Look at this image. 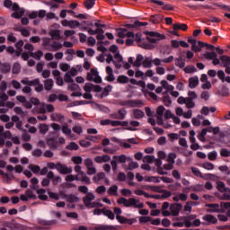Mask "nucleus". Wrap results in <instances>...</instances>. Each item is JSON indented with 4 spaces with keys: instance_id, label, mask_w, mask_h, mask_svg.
Segmentation results:
<instances>
[{
    "instance_id": "nucleus-22",
    "label": "nucleus",
    "mask_w": 230,
    "mask_h": 230,
    "mask_svg": "<svg viewBox=\"0 0 230 230\" xmlns=\"http://www.w3.org/2000/svg\"><path fill=\"white\" fill-rule=\"evenodd\" d=\"M202 220H205V222H208V224H217L218 219L211 214H207L203 216Z\"/></svg>"
},
{
    "instance_id": "nucleus-56",
    "label": "nucleus",
    "mask_w": 230,
    "mask_h": 230,
    "mask_svg": "<svg viewBox=\"0 0 230 230\" xmlns=\"http://www.w3.org/2000/svg\"><path fill=\"white\" fill-rule=\"evenodd\" d=\"M93 87H94V84L91 83H86L84 86V91H85V93H91Z\"/></svg>"
},
{
    "instance_id": "nucleus-5",
    "label": "nucleus",
    "mask_w": 230,
    "mask_h": 230,
    "mask_svg": "<svg viewBox=\"0 0 230 230\" xmlns=\"http://www.w3.org/2000/svg\"><path fill=\"white\" fill-rule=\"evenodd\" d=\"M169 209L170 211H162L163 217H179V214L182 211V204L172 203Z\"/></svg>"
},
{
    "instance_id": "nucleus-52",
    "label": "nucleus",
    "mask_w": 230,
    "mask_h": 230,
    "mask_svg": "<svg viewBox=\"0 0 230 230\" xmlns=\"http://www.w3.org/2000/svg\"><path fill=\"white\" fill-rule=\"evenodd\" d=\"M217 155L218 153H217V151H212L208 154V158L209 159V161H217Z\"/></svg>"
},
{
    "instance_id": "nucleus-9",
    "label": "nucleus",
    "mask_w": 230,
    "mask_h": 230,
    "mask_svg": "<svg viewBox=\"0 0 230 230\" xmlns=\"http://www.w3.org/2000/svg\"><path fill=\"white\" fill-rule=\"evenodd\" d=\"M119 105L120 107H143L144 103L141 100H126V101H119Z\"/></svg>"
},
{
    "instance_id": "nucleus-44",
    "label": "nucleus",
    "mask_w": 230,
    "mask_h": 230,
    "mask_svg": "<svg viewBox=\"0 0 230 230\" xmlns=\"http://www.w3.org/2000/svg\"><path fill=\"white\" fill-rule=\"evenodd\" d=\"M39 130L40 133L44 136V134L49 130V128L48 127V124H40Z\"/></svg>"
},
{
    "instance_id": "nucleus-2",
    "label": "nucleus",
    "mask_w": 230,
    "mask_h": 230,
    "mask_svg": "<svg viewBox=\"0 0 230 230\" xmlns=\"http://www.w3.org/2000/svg\"><path fill=\"white\" fill-rule=\"evenodd\" d=\"M127 161H130L128 166V170H136V168H139V164L137 162L132 161L131 157H127V155H113L112 160L111 161V165L113 172H116L118 170V164H125Z\"/></svg>"
},
{
    "instance_id": "nucleus-19",
    "label": "nucleus",
    "mask_w": 230,
    "mask_h": 230,
    "mask_svg": "<svg viewBox=\"0 0 230 230\" xmlns=\"http://www.w3.org/2000/svg\"><path fill=\"white\" fill-rule=\"evenodd\" d=\"M95 163L102 164V163H109L111 161V155H102L94 157Z\"/></svg>"
},
{
    "instance_id": "nucleus-40",
    "label": "nucleus",
    "mask_w": 230,
    "mask_h": 230,
    "mask_svg": "<svg viewBox=\"0 0 230 230\" xmlns=\"http://www.w3.org/2000/svg\"><path fill=\"white\" fill-rule=\"evenodd\" d=\"M220 210L223 211V213H226V209L229 210L230 209V201L226 202L222 201L219 205Z\"/></svg>"
},
{
    "instance_id": "nucleus-23",
    "label": "nucleus",
    "mask_w": 230,
    "mask_h": 230,
    "mask_svg": "<svg viewBox=\"0 0 230 230\" xmlns=\"http://www.w3.org/2000/svg\"><path fill=\"white\" fill-rule=\"evenodd\" d=\"M24 46V41L22 40H20L18 42L15 43L16 48V57H21L22 55V47Z\"/></svg>"
},
{
    "instance_id": "nucleus-59",
    "label": "nucleus",
    "mask_w": 230,
    "mask_h": 230,
    "mask_svg": "<svg viewBox=\"0 0 230 230\" xmlns=\"http://www.w3.org/2000/svg\"><path fill=\"white\" fill-rule=\"evenodd\" d=\"M66 148V150H78L80 146H78L76 143L71 142Z\"/></svg>"
},
{
    "instance_id": "nucleus-48",
    "label": "nucleus",
    "mask_w": 230,
    "mask_h": 230,
    "mask_svg": "<svg viewBox=\"0 0 230 230\" xmlns=\"http://www.w3.org/2000/svg\"><path fill=\"white\" fill-rule=\"evenodd\" d=\"M218 170L221 171L222 173H225V175H230V169L227 165H220Z\"/></svg>"
},
{
    "instance_id": "nucleus-37",
    "label": "nucleus",
    "mask_w": 230,
    "mask_h": 230,
    "mask_svg": "<svg viewBox=\"0 0 230 230\" xmlns=\"http://www.w3.org/2000/svg\"><path fill=\"white\" fill-rule=\"evenodd\" d=\"M7 227H9V229H13V230H19V229H21V225L15 221H12L7 224Z\"/></svg>"
},
{
    "instance_id": "nucleus-46",
    "label": "nucleus",
    "mask_w": 230,
    "mask_h": 230,
    "mask_svg": "<svg viewBox=\"0 0 230 230\" xmlns=\"http://www.w3.org/2000/svg\"><path fill=\"white\" fill-rule=\"evenodd\" d=\"M185 105L187 109H193L195 107V102H193V99L186 98Z\"/></svg>"
},
{
    "instance_id": "nucleus-11",
    "label": "nucleus",
    "mask_w": 230,
    "mask_h": 230,
    "mask_svg": "<svg viewBox=\"0 0 230 230\" xmlns=\"http://www.w3.org/2000/svg\"><path fill=\"white\" fill-rule=\"evenodd\" d=\"M44 46L52 51H58V49H62V45H60L58 41H53L51 40H45Z\"/></svg>"
},
{
    "instance_id": "nucleus-57",
    "label": "nucleus",
    "mask_w": 230,
    "mask_h": 230,
    "mask_svg": "<svg viewBox=\"0 0 230 230\" xmlns=\"http://www.w3.org/2000/svg\"><path fill=\"white\" fill-rule=\"evenodd\" d=\"M155 157L154 155H146L143 158V163H149L152 164L154 163Z\"/></svg>"
},
{
    "instance_id": "nucleus-39",
    "label": "nucleus",
    "mask_w": 230,
    "mask_h": 230,
    "mask_svg": "<svg viewBox=\"0 0 230 230\" xmlns=\"http://www.w3.org/2000/svg\"><path fill=\"white\" fill-rule=\"evenodd\" d=\"M112 141H114V143H118L120 146H123L124 148H130L132 146L129 143H123L121 142V140H119V138L117 137H113Z\"/></svg>"
},
{
    "instance_id": "nucleus-50",
    "label": "nucleus",
    "mask_w": 230,
    "mask_h": 230,
    "mask_svg": "<svg viewBox=\"0 0 230 230\" xmlns=\"http://www.w3.org/2000/svg\"><path fill=\"white\" fill-rule=\"evenodd\" d=\"M29 169L31 170L33 173H40V166L35 164H30Z\"/></svg>"
},
{
    "instance_id": "nucleus-3",
    "label": "nucleus",
    "mask_w": 230,
    "mask_h": 230,
    "mask_svg": "<svg viewBox=\"0 0 230 230\" xmlns=\"http://www.w3.org/2000/svg\"><path fill=\"white\" fill-rule=\"evenodd\" d=\"M117 203L119 206H124V208H134L135 209H143L145 208V203H139V199L135 198L120 197L117 199Z\"/></svg>"
},
{
    "instance_id": "nucleus-53",
    "label": "nucleus",
    "mask_w": 230,
    "mask_h": 230,
    "mask_svg": "<svg viewBox=\"0 0 230 230\" xmlns=\"http://www.w3.org/2000/svg\"><path fill=\"white\" fill-rule=\"evenodd\" d=\"M160 193H163L162 199H170V197H172V192L170 190H161Z\"/></svg>"
},
{
    "instance_id": "nucleus-32",
    "label": "nucleus",
    "mask_w": 230,
    "mask_h": 230,
    "mask_svg": "<svg viewBox=\"0 0 230 230\" xmlns=\"http://www.w3.org/2000/svg\"><path fill=\"white\" fill-rule=\"evenodd\" d=\"M102 215L110 218V220H114V212L111 209L102 208Z\"/></svg>"
},
{
    "instance_id": "nucleus-20",
    "label": "nucleus",
    "mask_w": 230,
    "mask_h": 230,
    "mask_svg": "<svg viewBox=\"0 0 230 230\" xmlns=\"http://www.w3.org/2000/svg\"><path fill=\"white\" fill-rule=\"evenodd\" d=\"M217 189L221 193H230L229 187H226V183H224V181H217Z\"/></svg>"
},
{
    "instance_id": "nucleus-61",
    "label": "nucleus",
    "mask_w": 230,
    "mask_h": 230,
    "mask_svg": "<svg viewBox=\"0 0 230 230\" xmlns=\"http://www.w3.org/2000/svg\"><path fill=\"white\" fill-rule=\"evenodd\" d=\"M51 19H56V21H58V17L54 13H48L46 14V21H51Z\"/></svg>"
},
{
    "instance_id": "nucleus-1",
    "label": "nucleus",
    "mask_w": 230,
    "mask_h": 230,
    "mask_svg": "<svg viewBox=\"0 0 230 230\" xmlns=\"http://www.w3.org/2000/svg\"><path fill=\"white\" fill-rule=\"evenodd\" d=\"M146 40L148 42L145 41V40H142V34L141 32H137L135 35V40L139 48H143L144 49H154L155 46L153 44H157L159 40H164L166 39V36L164 34H161L159 32L155 31H146Z\"/></svg>"
},
{
    "instance_id": "nucleus-13",
    "label": "nucleus",
    "mask_w": 230,
    "mask_h": 230,
    "mask_svg": "<svg viewBox=\"0 0 230 230\" xmlns=\"http://www.w3.org/2000/svg\"><path fill=\"white\" fill-rule=\"evenodd\" d=\"M205 208H209L207 209V213H224V210H220L218 203H207Z\"/></svg>"
},
{
    "instance_id": "nucleus-26",
    "label": "nucleus",
    "mask_w": 230,
    "mask_h": 230,
    "mask_svg": "<svg viewBox=\"0 0 230 230\" xmlns=\"http://www.w3.org/2000/svg\"><path fill=\"white\" fill-rule=\"evenodd\" d=\"M107 193L109 195H111L112 197H118V185H112L111 186L108 190Z\"/></svg>"
},
{
    "instance_id": "nucleus-54",
    "label": "nucleus",
    "mask_w": 230,
    "mask_h": 230,
    "mask_svg": "<svg viewBox=\"0 0 230 230\" xmlns=\"http://www.w3.org/2000/svg\"><path fill=\"white\" fill-rule=\"evenodd\" d=\"M78 26H80V22H78L76 20L69 21L68 28L75 29V28H78Z\"/></svg>"
},
{
    "instance_id": "nucleus-45",
    "label": "nucleus",
    "mask_w": 230,
    "mask_h": 230,
    "mask_svg": "<svg viewBox=\"0 0 230 230\" xmlns=\"http://www.w3.org/2000/svg\"><path fill=\"white\" fill-rule=\"evenodd\" d=\"M105 31L103 29H98V33H97V40H105Z\"/></svg>"
},
{
    "instance_id": "nucleus-27",
    "label": "nucleus",
    "mask_w": 230,
    "mask_h": 230,
    "mask_svg": "<svg viewBox=\"0 0 230 230\" xmlns=\"http://www.w3.org/2000/svg\"><path fill=\"white\" fill-rule=\"evenodd\" d=\"M150 21L153 24H159L163 21V16L161 14L151 15Z\"/></svg>"
},
{
    "instance_id": "nucleus-10",
    "label": "nucleus",
    "mask_w": 230,
    "mask_h": 230,
    "mask_svg": "<svg viewBox=\"0 0 230 230\" xmlns=\"http://www.w3.org/2000/svg\"><path fill=\"white\" fill-rule=\"evenodd\" d=\"M34 49L35 48L33 47V45H31L30 43H26L24 45V49H26L27 51H29V53H31V57L32 58H42V57H44V53L42 52V50H38L37 52H32Z\"/></svg>"
},
{
    "instance_id": "nucleus-21",
    "label": "nucleus",
    "mask_w": 230,
    "mask_h": 230,
    "mask_svg": "<svg viewBox=\"0 0 230 230\" xmlns=\"http://www.w3.org/2000/svg\"><path fill=\"white\" fill-rule=\"evenodd\" d=\"M50 119L52 121H57L58 123H63V121H64V119H66V118L61 113H52L50 115Z\"/></svg>"
},
{
    "instance_id": "nucleus-38",
    "label": "nucleus",
    "mask_w": 230,
    "mask_h": 230,
    "mask_svg": "<svg viewBox=\"0 0 230 230\" xmlns=\"http://www.w3.org/2000/svg\"><path fill=\"white\" fill-rule=\"evenodd\" d=\"M111 91H112V85L108 84L107 86H105L104 90L102 91L101 94V98H105L106 96H109V93H111Z\"/></svg>"
},
{
    "instance_id": "nucleus-62",
    "label": "nucleus",
    "mask_w": 230,
    "mask_h": 230,
    "mask_svg": "<svg viewBox=\"0 0 230 230\" xmlns=\"http://www.w3.org/2000/svg\"><path fill=\"white\" fill-rule=\"evenodd\" d=\"M185 73H196L197 71V67H195L194 66H188L184 68Z\"/></svg>"
},
{
    "instance_id": "nucleus-64",
    "label": "nucleus",
    "mask_w": 230,
    "mask_h": 230,
    "mask_svg": "<svg viewBox=\"0 0 230 230\" xmlns=\"http://www.w3.org/2000/svg\"><path fill=\"white\" fill-rule=\"evenodd\" d=\"M191 172L196 177H202V172L197 167H191Z\"/></svg>"
},
{
    "instance_id": "nucleus-7",
    "label": "nucleus",
    "mask_w": 230,
    "mask_h": 230,
    "mask_svg": "<svg viewBox=\"0 0 230 230\" xmlns=\"http://www.w3.org/2000/svg\"><path fill=\"white\" fill-rule=\"evenodd\" d=\"M107 64H111L112 62L117 69H121V67H124V69H130L131 66L127 61H124L123 58H119L117 60H114L113 58H106Z\"/></svg>"
},
{
    "instance_id": "nucleus-51",
    "label": "nucleus",
    "mask_w": 230,
    "mask_h": 230,
    "mask_svg": "<svg viewBox=\"0 0 230 230\" xmlns=\"http://www.w3.org/2000/svg\"><path fill=\"white\" fill-rule=\"evenodd\" d=\"M140 224H146L147 222H152V217L144 216L139 217Z\"/></svg>"
},
{
    "instance_id": "nucleus-12",
    "label": "nucleus",
    "mask_w": 230,
    "mask_h": 230,
    "mask_svg": "<svg viewBox=\"0 0 230 230\" xmlns=\"http://www.w3.org/2000/svg\"><path fill=\"white\" fill-rule=\"evenodd\" d=\"M47 145L50 150H57L58 148V137H47Z\"/></svg>"
},
{
    "instance_id": "nucleus-31",
    "label": "nucleus",
    "mask_w": 230,
    "mask_h": 230,
    "mask_svg": "<svg viewBox=\"0 0 230 230\" xmlns=\"http://www.w3.org/2000/svg\"><path fill=\"white\" fill-rule=\"evenodd\" d=\"M67 202L74 203V202H80V198L76 197L75 194H68L66 196Z\"/></svg>"
},
{
    "instance_id": "nucleus-55",
    "label": "nucleus",
    "mask_w": 230,
    "mask_h": 230,
    "mask_svg": "<svg viewBox=\"0 0 230 230\" xmlns=\"http://www.w3.org/2000/svg\"><path fill=\"white\" fill-rule=\"evenodd\" d=\"M25 195L28 197V199H32V200H37V195H35L31 190H27L25 191Z\"/></svg>"
},
{
    "instance_id": "nucleus-25",
    "label": "nucleus",
    "mask_w": 230,
    "mask_h": 230,
    "mask_svg": "<svg viewBox=\"0 0 230 230\" xmlns=\"http://www.w3.org/2000/svg\"><path fill=\"white\" fill-rule=\"evenodd\" d=\"M94 76H98V71L93 68L91 69V72L87 74L86 80H88V82H93Z\"/></svg>"
},
{
    "instance_id": "nucleus-16",
    "label": "nucleus",
    "mask_w": 230,
    "mask_h": 230,
    "mask_svg": "<svg viewBox=\"0 0 230 230\" xmlns=\"http://www.w3.org/2000/svg\"><path fill=\"white\" fill-rule=\"evenodd\" d=\"M94 199H96L94 194H93V192H88L86 196L83 198V202L86 208H91V204Z\"/></svg>"
},
{
    "instance_id": "nucleus-28",
    "label": "nucleus",
    "mask_w": 230,
    "mask_h": 230,
    "mask_svg": "<svg viewBox=\"0 0 230 230\" xmlns=\"http://www.w3.org/2000/svg\"><path fill=\"white\" fill-rule=\"evenodd\" d=\"M79 175L81 176V182L91 184V178H89L84 171L80 172Z\"/></svg>"
},
{
    "instance_id": "nucleus-24",
    "label": "nucleus",
    "mask_w": 230,
    "mask_h": 230,
    "mask_svg": "<svg viewBox=\"0 0 230 230\" xmlns=\"http://www.w3.org/2000/svg\"><path fill=\"white\" fill-rule=\"evenodd\" d=\"M199 85V77L198 76H193L189 78V87L190 89H195Z\"/></svg>"
},
{
    "instance_id": "nucleus-60",
    "label": "nucleus",
    "mask_w": 230,
    "mask_h": 230,
    "mask_svg": "<svg viewBox=\"0 0 230 230\" xmlns=\"http://www.w3.org/2000/svg\"><path fill=\"white\" fill-rule=\"evenodd\" d=\"M202 167L205 170H213L215 168V164H213L212 163H209V162H206L202 164Z\"/></svg>"
},
{
    "instance_id": "nucleus-14",
    "label": "nucleus",
    "mask_w": 230,
    "mask_h": 230,
    "mask_svg": "<svg viewBox=\"0 0 230 230\" xmlns=\"http://www.w3.org/2000/svg\"><path fill=\"white\" fill-rule=\"evenodd\" d=\"M4 6L8 8L9 10H13V12H19L21 7H19V4L12 2V0H4Z\"/></svg>"
},
{
    "instance_id": "nucleus-47",
    "label": "nucleus",
    "mask_w": 230,
    "mask_h": 230,
    "mask_svg": "<svg viewBox=\"0 0 230 230\" xmlns=\"http://www.w3.org/2000/svg\"><path fill=\"white\" fill-rule=\"evenodd\" d=\"M215 51H216V54L217 53V55H222L219 57V58H230L229 56L224 55V49H222L218 47L215 48Z\"/></svg>"
},
{
    "instance_id": "nucleus-18",
    "label": "nucleus",
    "mask_w": 230,
    "mask_h": 230,
    "mask_svg": "<svg viewBox=\"0 0 230 230\" xmlns=\"http://www.w3.org/2000/svg\"><path fill=\"white\" fill-rule=\"evenodd\" d=\"M119 226L112 225H97L93 227L94 230H119Z\"/></svg>"
},
{
    "instance_id": "nucleus-33",
    "label": "nucleus",
    "mask_w": 230,
    "mask_h": 230,
    "mask_svg": "<svg viewBox=\"0 0 230 230\" xmlns=\"http://www.w3.org/2000/svg\"><path fill=\"white\" fill-rule=\"evenodd\" d=\"M173 30H181L182 31H186L188 30V25L186 23H174L172 25Z\"/></svg>"
},
{
    "instance_id": "nucleus-17",
    "label": "nucleus",
    "mask_w": 230,
    "mask_h": 230,
    "mask_svg": "<svg viewBox=\"0 0 230 230\" xmlns=\"http://www.w3.org/2000/svg\"><path fill=\"white\" fill-rule=\"evenodd\" d=\"M214 66H221V67H226V66H230V58H214L212 61Z\"/></svg>"
},
{
    "instance_id": "nucleus-8",
    "label": "nucleus",
    "mask_w": 230,
    "mask_h": 230,
    "mask_svg": "<svg viewBox=\"0 0 230 230\" xmlns=\"http://www.w3.org/2000/svg\"><path fill=\"white\" fill-rule=\"evenodd\" d=\"M202 48H207V49H213L215 46L199 40L191 46V51H193L194 53H200V51H202Z\"/></svg>"
},
{
    "instance_id": "nucleus-42",
    "label": "nucleus",
    "mask_w": 230,
    "mask_h": 230,
    "mask_svg": "<svg viewBox=\"0 0 230 230\" xmlns=\"http://www.w3.org/2000/svg\"><path fill=\"white\" fill-rule=\"evenodd\" d=\"M146 182H155L156 184H159L161 182V177L157 176H149L146 179Z\"/></svg>"
},
{
    "instance_id": "nucleus-30",
    "label": "nucleus",
    "mask_w": 230,
    "mask_h": 230,
    "mask_svg": "<svg viewBox=\"0 0 230 230\" xmlns=\"http://www.w3.org/2000/svg\"><path fill=\"white\" fill-rule=\"evenodd\" d=\"M53 79H47L44 81L45 91H51V89H53Z\"/></svg>"
},
{
    "instance_id": "nucleus-58",
    "label": "nucleus",
    "mask_w": 230,
    "mask_h": 230,
    "mask_svg": "<svg viewBox=\"0 0 230 230\" xmlns=\"http://www.w3.org/2000/svg\"><path fill=\"white\" fill-rule=\"evenodd\" d=\"M72 161L75 164H82L84 158H82V156H73Z\"/></svg>"
},
{
    "instance_id": "nucleus-4",
    "label": "nucleus",
    "mask_w": 230,
    "mask_h": 230,
    "mask_svg": "<svg viewBox=\"0 0 230 230\" xmlns=\"http://www.w3.org/2000/svg\"><path fill=\"white\" fill-rule=\"evenodd\" d=\"M23 85H29L35 87L36 93H42L44 91V84H40V79L36 78L34 80H30L29 78H24L21 81Z\"/></svg>"
},
{
    "instance_id": "nucleus-15",
    "label": "nucleus",
    "mask_w": 230,
    "mask_h": 230,
    "mask_svg": "<svg viewBox=\"0 0 230 230\" xmlns=\"http://www.w3.org/2000/svg\"><path fill=\"white\" fill-rule=\"evenodd\" d=\"M57 170L59 173L63 175H67V173H73V168H68L66 164H57Z\"/></svg>"
},
{
    "instance_id": "nucleus-49",
    "label": "nucleus",
    "mask_w": 230,
    "mask_h": 230,
    "mask_svg": "<svg viewBox=\"0 0 230 230\" xmlns=\"http://www.w3.org/2000/svg\"><path fill=\"white\" fill-rule=\"evenodd\" d=\"M117 114L119 115V119H125V116H127V110L122 108L118 111Z\"/></svg>"
},
{
    "instance_id": "nucleus-41",
    "label": "nucleus",
    "mask_w": 230,
    "mask_h": 230,
    "mask_svg": "<svg viewBox=\"0 0 230 230\" xmlns=\"http://www.w3.org/2000/svg\"><path fill=\"white\" fill-rule=\"evenodd\" d=\"M94 4H96V0H85L84 1V6L87 10H91V8H93Z\"/></svg>"
},
{
    "instance_id": "nucleus-6",
    "label": "nucleus",
    "mask_w": 230,
    "mask_h": 230,
    "mask_svg": "<svg viewBox=\"0 0 230 230\" xmlns=\"http://www.w3.org/2000/svg\"><path fill=\"white\" fill-rule=\"evenodd\" d=\"M124 26H125V28H119V29H117V31H122V32L127 34L128 32V30H134V28H141L143 26H148V22L136 21L132 24L127 23Z\"/></svg>"
},
{
    "instance_id": "nucleus-36",
    "label": "nucleus",
    "mask_w": 230,
    "mask_h": 230,
    "mask_svg": "<svg viewBox=\"0 0 230 230\" xmlns=\"http://www.w3.org/2000/svg\"><path fill=\"white\" fill-rule=\"evenodd\" d=\"M133 116L135 119H141L145 116V112L141 110H134L133 111Z\"/></svg>"
},
{
    "instance_id": "nucleus-35",
    "label": "nucleus",
    "mask_w": 230,
    "mask_h": 230,
    "mask_svg": "<svg viewBox=\"0 0 230 230\" xmlns=\"http://www.w3.org/2000/svg\"><path fill=\"white\" fill-rule=\"evenodd\" d=\"M129 82L130 84H132V85H139V87H142L143 89L146 87V83H145V81H137L136 79H130Z\"/></svg>"
},
{
    "instance_id": "nucleus-34",
    "label": "nucleus",
    "mask_w": 230,
    "mask_h": 230,
    "mask_svg": "<svg viewBox=\"0 0 230 230\" xmlns=\"http://www.w3.org/2000/svg\"><path fill=\"white\" fill-rule=\"evenodd\" d=\"M130 82V78H128L127 75H119L117 78L118 84H128Z\"/></svg>"
},
{
    "instance_id": "nucleus-29",
    "label": "nucleus",
    "mask_w": 230,
    "mask_h": 230,
    "mask_svg": "<svg viewBox=\"0 0 230 230\" xmlns=\"http://www.w3.org/2000/svg\"><path fill=\"white\" fill-rule=\"evenodd\" d=\"M110 51L114 53V58H123V57L120 56L119 51H118V47L116 45H111Z\"/></svg>"
},
{
    "instance_id": "nucleus-63",
    "label": "nucleus",
    "mask_w": 230,
    "mask_h": 230,
    "mask_svg": "<svg viewBox=\"0 0 230 230\" xmlns=\"http://www.w3.org/2000/svg\"><path fill=\"white\" fill-rule=\"evenodd\" d=\"M193 201H187L184 206V211H188L189 213H191Z\"/></svg>"
},
{
    "instance_id": "nucleus-43",
    "label": "nucleus",
    "mask_w": 230,
    "mask_h": 230,
    "mask_svg": "<svg viewBox=\"0 0 230 230\" xmlns=\"http://www.w3.org/2000/svg\"><path fill=\"white\" fill-rule=\"evenodd\" d=\"M175 66L182 69V67H185L186 66V60L182 58H176L175 59Z\"/></svg>"
}]
</instances>
